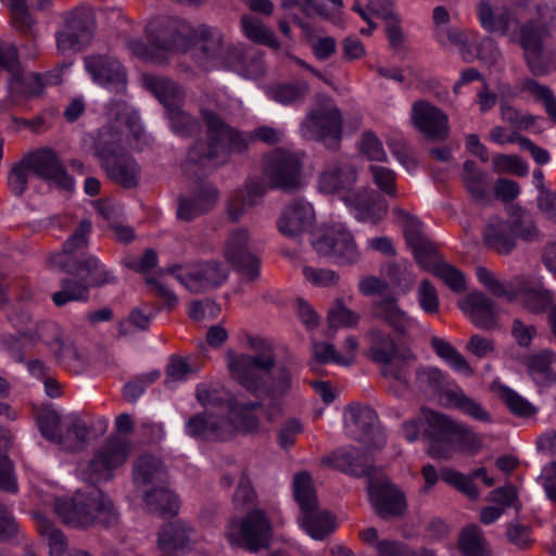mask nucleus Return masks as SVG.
Returning a JSON list of instances; mask_svg holds the SVG:
<instances>
[{
  "label": "nucleus",
  "instance_id": "f257e3e1",
  "mask_svg": "<svg viewBox=\"0 0 556 556\" xmlns=\"http://www.w3.org/2000/svg\"><path fill=\"white\" fill-rule=\"evenodd\" d=\"M249 343L251 353L229 355L228 368L233 380L255 400L229 399L228 409L237 417L242 432L254 433L260 427V418L253 414L254 410L263 408L268 421L283 414L285 400L294 386V372L290 365L277 366L275 346L270 341L253 338Z\"/></svg>",
  "mask_w": 556,
  "mask_h": 556
},
{
  "label": "nucleus",
  "instance_id": "f03ea898",
  "mask_svg": "<svg viewBox=\"0 0 556 556\" xmlns=\"http://www.w3.org/2000/svg\"><path fill=\"white\" fill-rule=\"evenodd\" d=\"M200 115L205 126V137H199L190 144L181 164L182 170L190 176L204 175L226 165L231 154L245 152L255 140L276 144L283 137L282 131L270 126L243 132L207 108H202Z\"/></svg>",
  "mask_w": 556,
  "mask_h": 556
},
{
  "label": "nucleus",
  "instance_id": "7ed1b4c3",
  "mask_svg": "<svg viewBox=\"0 0 556 556\" xmlns=\"http://www.w3.org/2000/svg\"><path fill=\"white\" fill-rule=\"evenodd\" d=\"M54 511L62 523L78 529H87L97 525L104 528L118 522V513L112 500L99 489L88 493L76 492L71 497H59L54 501Z\"/></svg>",
  "mask_w": 556,
  "mask_h": 556
},
{
  "label": "nucleus",
  "instance_id": "20e7f679",
  "mask_svg": "<svg viewBox=\"0 0 556 556\" xmlns=\"http://www.w3.org/2000/svg\"><path fill=\"white\" fill-rule=\"evenodd\" d=\"M476 275L490 293L497 298H506L509 302H517L528 312L543 313L553 304V293L541 281L521 280L516 288H510L483 266L476 269Z\"/></svg>",
  "mask_w": 556,
  "mask_h": 556
},
{
  "label": "nucleus",
  "instance_id": "39448f33",
  "mask_svg": "<svg viewBox=\"0 0 556 556\" xmlns=\"http://www.w3.org/2000/svg\"><path fill=\"white\" fill-rule=\"evenodd\" d=\"M131 450L132 444L129 440L111 435L90 460L79 466L80 479L92 485L112 480L114 470L126 463Z\"/></svg>",
  "mask_w": 556,
  "mask_h": 556
},
{
  "label": "nucleus",
  "instance_id": "423d86ee",
  "mask_svg": "<svg viewBox=\"0 0 556 556\" xmlns=\"http://www.w3.org/2000/svg\"><path fill=\"white\" fill-rule=\"evenodd\" d=\"M293 493L302 511V526L315 540H323L336 529V519L328 510H320L309 472L294 476Z\"/></svg>",
  "mask_w": 556,
  "mask_h": 556
},
{
  "label": "nucleus",
  "instance_id": "0eeeda50",
  "mask_svg": "<svg viewBox=\"0 0 556 556\" xmlns=\"http://www.w3.org/2000/svg\"><path fill=\"white\" fill-rule=\"evenodd\" d=\"M273 535L269 518L262 509H252L241 521L230 519L226 538L231 544L240 545L251 552L267 548Z\"/></svg>",
  "mask_w": 556,
  "mask_h": 556
},
{
  "label": "nucleus",
  "instance_id": "6e6552de",
  "mask_svg": "<svg viewBox=\"0 0 556 556\" xmlns=\"http://www.w3.org/2000/svg\"><path fill=\"white\" fill-rule=\"evenodd\" d=\"M180 265H173L162 269V273L173 275L192 293H202L218 288L229 275L227 266L217 260L197 263L186 273H180Z\"/></svg>",
  "mask_w": 556,
  "mask_h": 556
},
{
  "label": "nucleus",
  "instance_id": "1a4fd4ad",
  "mask_svg": "<svg viewBox=\"0 0 556 556\" xmlns=\"http://www.w3.org/2000/svg\"><path fill=\"white\" fill-rule=\"evenodd\" d=\"M302 161L290 151L277 149L264 157L263 174L270 188L291 191L300 186Z\"/></svg>",
  "mask_w": 556,
  "mask_h": 556
},
{
  "label": "nucleus",
  "instance_id": "9d476101",
  "mask_svg": "<svg viewBox=\"0 0 556 556\" xmlns=\"http://www.w3.org/2000/svg\"><path fill=\"white\" fill-rule=\"evenodd\" d=\"M549 36V29L545 23L530 20L520 24L513 34L515 40L523 51V59L529 71L535 76L547 73L543 63L544 42Z\"/></svg>",
  "mask_w": 556,
  "mask_h": 556
},
{
  "label": "nucleus",
  "instance_id": "9b49d317",
  "mask_svg": "<svg viewBox=\"0 0 556 556\" xmlns=\"http://www.w3.org/2000/svg\"><path fill=\"white\" fill-rule=\"evenodd\" d=\"M302 132L307 139L323 142L329 150H339L342 134L339 109L323 108L312 111L302 122Z\"/></svg>",
  "mask_w": 556,
  "mask_h": 556
},
{
  "label": "nucleus",
  "instance_id": "f8f14e48",
  "mask_svg": "<svg viewBox=\"0 0 556 556\" xmlns=\"http://www.w3.org/2000/svg\"><path fill=\"white\" fill-rule=\"evenodd\" d=\"M96 28L94 15L89 9H75L64 16V26L56 33V45L61 52L79 51L87 45Z\"/></svg>",
  "mask_w": 556,
  "mask_h": 556
},
{
  "label": "nucleus",
  "instance_id": "ddd939ff",
  "mask_svg": "<svg viewBox=\"0 0 556 556\" xmlns=\"http://www.w3.org/2000/svg\"><path fill=\"white\" fill-rule=\"evenodd\" d=\"M421 413L426 422L424 437L429 441L428 455L432 458H451L457 422L443 414L427 408H422Z\"/></svg>",
  "mask_w": 556,
  "mask_h": 556
},
{
  "label": "nucleus",
  "instance_id": "4468645a",
  "mask_svg": "<svg viewBox=\"0 0 556 556\" xmlns=\"http://www.w3.org/2000/svg\"><path fill=\"white\" fill-rule=\"evenodd\" d=\"M27 162L31 173L47 182L54 184L58 188L72 191L74 179L68 175L60 155L51 148H41L27 153Z\"/></svg>",
  "mask_w": 556,
  "mask_h": 556
},
{
  "label": "nucleus",
  "instance_id": "2eb2a0df",
  "mask_svg": "<svg viewBox=\"0 0 556 556\" xmlns=\"http://www.w3.org/2000/svg\"><path fill=\"white\" fill-rule=\"evenodd\" d=\"M369 501L382 519L397 518L405 514L407 503L404 493L389 480L367 481Z\"/></svg>",
  "mask_w": 556,
  "mask_h": 556
},
{
  "label": "nucleus",
  "instance_id": "dca6fc26",
  "mask_svg": "<svg viewBox=\"0 0 556 556\" xmlns=\"http://www.w3.org/2000/svg\"><path fill=\"white\" fill-rule=\"evenodd\" d=\"M313 247L318 254L333 256L340 264H353L359 258L353 236L343 227L329 229Z\"/></svg>",
  "mask_w": 556,
  "mask_h": 556
},
{
  "label": "nucleus",
  "instance_id": "f3484780",
  "mask_svg": "<svg viewBox=\"0 0 556 556\" xmlns=\"http://www.w3.org/2000/svg\"><path fill=\"white\" fill-rule=\"evenodd\" d=\"M247 229L232 231L225 245V257L238 273L253 281L260 276V260L249 251Z\"/></svg>",
  "mask_w": 556,
  "mask_h": 556
},
{
  "label": "nucleus",
  "instance_id": "a211bd4d",
  "mask_svg": "<svg viewBox=\"0 0 556 556\" xmlns=\"http://www.w3.org/2000/svg\"><path fill=\"white\" fill-rule=\"evenodd\" d=\"M151 43L154 48L167 52H186L191 49V34L185 24L172 20L162 18L157 26L150 25Z\"/></svg>",
  "mask_w": 556,
  "mask_h": 556
},
{
  "label": "nucleus",
  "instance_id": "6ab92c4d",
  "mask_svg": "<svg viewBox=\"0 0 556 556\" xmlns=\"http://www.w3.org/2000/svg\"><path fill=\"white\" fill-rule=\"evenodd\" d=\"M349 421L354 427L355 440L363 442L368 447L380 448L386 444V439L378 427V415L369 406L351 404L346 407Z\"/></svg>",
  "mask_w": 556,
  "mask_h": 556
},
{
  "label": "nucleus",
  "instance_id": "aec40b11",
  "mask_svg": "<svg viewBox=\"0 0 556 556\" xmlns=\"http://www.w3.org/2000/svg\"><path fill=\"white\" fill-rule=\"evenodd\" d=\"M85 66L97 84L118 93L125 91L126 71L118 60L108 55H90L85 59Z\"/></svg>",
  "mask_w": 556,
  "mask_h": 556
},
{
  "label": "nucleus",
  "instance_id": "412c9836",
  "mask_svg": "<svg viewBox=\"0 0 556 556\" xmlns=\"http://www.w3.org/2000/svg\"><path fill=\"white\" fill-rule=\"evenodd\" d=\"M358 178L357 168L351 162L336 160L325 165L318 176V189L326 194L350 192Z\"/></svg>",
  "mask_w": 556,
  "mask_h": 556
},
{
  "label": "nucleus",
  "instance_id": "4be33fe9",
  "mask_svg": "<svg viewBox=\"0 0 556 556\" xmlns=\"http://www.w3.org/2000/svg\"><path fill=\"white\" fill-rule=\"evenodd\" d=\"M412 121L420 132L432 140H444L448 136L447 115L426 101H417L413 104Z\"/></svg>",
  "mask_w": 556,
  "mask_h": 556
},
{
  "label": "nucleus",
  "instance_id": "5701e85b",
  "mask_svg": "<svg viewBox=\"0 0 556 556\" xmlns=\"http://www.w3.org/2000/svg\"><path fill=\"white\" fill-rule=\"evenodd\" d=\"M64 257L59 256L56 258V262L61 265V270L70 276L86 277L91 288H100L116 282L113 273L94 255H84L78 263L62 261L65 260Z\"/></svg>",
  "mask_w": 556,
  "mask_h": 556
},
{
  "label": "nucleus",
  "instance_id": "b1692460",
  "mask_svg": "<svg viewBox=\"0 0 556 556\" xmlns=\"http://www.w3.org/2000/svg\"><path fill=\"white\" fill-rule=\"evenodd\" d=\"M370 313L375 319L383 321L400 337L408 336L415 326L414 318L400 307L399 300L394 295L375 300L371 303Z\"/></svg>",
  "mask_w": 556,
  "mask_h": 556
},
{
  "label": "nucleus",
  "instance_id": "393cba45",
  "mask_svg": "<svg viewBox=\"0 0 556 556\" xmlns=\"http://www.w3.org/2000/svg\"><path fill=\"white\" fill-rule=\"evenodd\" d=\"M219 192L214 185L201 182L191 195L179 197L177 217L185 222H191L212 211L217 204Z\"/></svg>",
  "mask_w": 556,
  "mask_h": 556
},
{
  "label": "nucleus",
  "instance_id": "a878e982",
  "mask_svg": "<svg viewBox=\"0 0 556 556\" xmlns=\"http://www.w3.org/2000/svg\"><path fill=\"white\" fill-rule=\"evenodd\" d=\"M315 220L314 208L307 201L295 199L281 212L278 230L288 238H295L308 230Z\"/></svg>",
  "mask_w": 556,
  "mask_h": 556
},
{
  "label": "nucleus",
  "instance_id": "bb28decb",
  "mask_svg": "<svg viewBox=\"0 0 556 556\" xmlns=\"http://www.w3.org/2000/svg\"><path fill=\"white\" fill-rule=\"evenodd\" d=\"M186 432L191 438L199 440L226 441L231 438L233 426L225 418L200 413L188 419Z\"/></svg>",
  "mask_w": 556,
  "mask_h": 556
},
{
  "label": "nucleus",
  "instance_id": "cd10ccee",
  "mask_svg": "<svg viewBox=\"0 0 556 556\" xmlns=\"http://www.w3.org/2000/svg\"><path fill=\"white\" fill-rule=\"evenodd\" d=\"M393 213L401 219L406 243L416 262L427 264L428 256L434 251V243L422 232L421 222L400 207H394Z\"/></svg>",
  "mask_w": 556,
  "mask_h": 556
},
{
  "label": "nucleus",
  "instance_id": "c85d7f7f",
  "mask_svg": "<svg viewBox=\"0 0 556 556\" xmlns=\"http://www.w3.org/2000/svg\"><path fill=\"white\" fill-rule=\"evenodd\" d=\"M345 203L354 211L359 222L378 224L388 212V204L372 189L358 190L353 198H344Z\"/></svg>",
  "mask_w": 556,
  "mask_h": 556
},
{
  "label": "nucleus",
  "instance_id": "c756f323",
  "mask_svg": "<svg viewBox=\"0 0 556 556\" xmlns=\"http://www.w3.org/2000/svg\"><path fill=\"white\" fill-rule=\"evenodd\" d=\"M518 362L538 386H551L556 382V354L551 350L519 356Z\"/></svg>",
  "mask_w": 556,
  "mask_h": 556
},
{
  "label": "nucleus",
  "instance_id": "7c9ffc66",
  "mask_svg": "<svg viewBox=\"0 0 556 556\" xmlns=\"http://www.w3.org/2000/svg\"><path fill=\"white\" fill-rule=\"evenodd\" d=\"M108 178L124 189L139 185L141 168L127 151L100 165Z\"/></svg>",
  "mask_w": 556,
  "mask_h": 556
},
{
  "label": "nucleus",
  "instance_id": "2f4dec72",
  "mask_svg": "<svg viewBox=\"0 0 556 556\" xmlns=\"http://www.w3.org/2000/svg\"><path fill=\"white\" fill-rule=\"evenodd\" d=\"M123 135L116 124H106L99 128L93 137L92 153L99 164L108 162L115 156L126 152L122 146Z\"/></svg>",
  "mask_w": 556,
  "mask_h": 556
},
{
  "label": "nucleus",
  "instance_id": "473e14b6",
  "mask_svg": "<svg viewBox=\"0 0 556 556\" xmlns=\"http://www.w3.org/2000/svg\"><path fill=\"white\" fill-rule=\"evenodd\" d=\"M494 302L482 292L469 293L460 303L459 308L466 313L475 326L482 329L495 327Z\"/></svg>",
  "mask_w": 556,
  "mask_h": 556
},
{
  "label": "nucleus",
  "instance_id": "72a5a7b5",
  "mask_svg": "<svg viewBox=\"0 0 556 556\" xmlns=\"http://www.w3.org/2000/svg\"><path fill=\"white\" fill-rule=\"evenodd\" d=\"M365 341L368 345L366 356L375 364H388L399 353L394 338L378 327H372L365 333Z\"/></svg>",
  "mask_w": 556,
  "mask_h": 556
},
{
  "label": "nucleus",
  "instance_id": "f704fd0d",
  "mask_svg": "<svg viewBox=\"0 0 556 556\" xmlns=\"http://www.w3.org/2000/svg\"><path fill=\"white\" fill-rule=\"evenodd\" d=\"M191 48L199 50L204 60L220 59L224 52L223 34L215 27L199 25L192 29Z\"/></svg>",
  "mask_w": 556,
  "mask_h": 556
},
{
  "label": "nucleus",
  "instance_id": "c9c22d12",
  "mask_svg": "<svg viewBox=\"0 0 556 556\" xmlns=\"http://www.w3.org/2000/svg\"><path fill=\"white\" fill-rule=\"evenodd\" d=\"M417 263L442 280L451 291L462 293L466 290V278L464 273L455 266L439 260L435 244L434 251L428 256L427 264H422L421 262Z\"/></svg>",
  "mask_w": 556,
  "mask_h": 556
},
{
  "label": "nucleus",
  "instance_id": "e433bc0d",
  "mask_svg": "<svg viewBox=\"0 0 556 556\" xmlns=\"http://www.w3.org/2000/svg\"><path fill=\"white\" fill-rule=\"evenodd\" d=\"M132 478L134 482L139 485L165 484L168 480V473L160 458L152 455H142L132 465Z\"/></svg>",
  "mask_w": 556,
  "mask_h": 556
},
{
  "label": "nucleus",
  "instance_id": "4c0bfd02",
  "mask_svg": "<svg viewBox=\"0 0 556 556\" xmlns=\"http://www.w3.org/2000/svg\"><path fill=\"white\" fill-rule=\"evenodd\" d=\"M462 182L471 200L477 204L488 202L490 195V182L488 174L479 168L475 161L467 160L463 165Z\"/></svg>",
  "mask_w": 556,
  "mask_h": 556
},
{
  "label": "nucleus",
  "instance_id": "58836bf2",
  "mask_svg": "<svg viewBox=\"0 0 556 556\" xmlns=\"http://www.w3.org/2000/svg\"><path fill=\"white\" fill-rule=\"evenodd\" d=\"M334 466L350 476L356 478L366 477L368 481L374 479V459L368 454H361L355 448L337 454L334 456Z\"/></svg>",
  "mask_w": 556,
  "mask_h": 556
},
{
  "label": "nucleus",
  "instance_id": "ea45409f",
  "mask_svg": "<svg viewBox=\"0 0 556 556\" xmlns=\"http://www.w3.org/2000/svg\"><path fill=\"white\" fill-rule=\"evenodd\" d=\"M483 243L490 250L501 255L510 254L516 245L514 236L508 222L498 220L490 223L483 232Z\"/></svg>",
  "mask_w": 556,
  "mask_h": 556
},
{
  "label": "nucleus",
  "instance_id": "a19ab883",
  "mask_svg": "<svg viewBox=\"0 0 556 556\" xmlns=\"http://www.w3.org/2000/svg\"><path fill=\"white\" fill-rule=\"evenodd\" d=\"M415 387L426 395H442L453 392L448 389V377L439 368L432 366H419L416 369Z\"/></svg>",
  "mask_w": 556,
  "mask_h": 556
},
{
  "label": "nucleus",
  "instance_id": "79ce46f5",
  "mask_svg": "<svg viewBox=\"0 0 556 556\" xmlns=\"http://www.w3.org/2000/svg\"><path fill=\"white\" fill-rule=\"evenodd\" d=\"M92 224L88 219H84L79 223L78 227L71 235V237L63 243L62 252H59L49 258V263L52 267L61 270V265L56 262L59 256H66L64 261H72L78 263L83 257H78L76 254L86 249L88 245V236L91 232Z\"/></svg>",
  "mask_w": 556,
  "mask_h": 556
},
{
  "label": "nucleus",
  "instance_id": "37998d69",
  "mask_svg": "<svg viewBox=\"0 0 556 556\" xmlns=\"http://www.w3.org/2000/svg\"><path fill=\"white\" fill-rule=\"evenodd\" d=\"M146 86L164 105L166 112L177 105H182L185 102L184 90L169 78L148 77Z\"/></svg>",
  "mask_w": 556,
  "mask_h": 556
},
{
  "label": "nucleus",
  "instance_id": "c03bdc74",
  "mask_svg": "<svg viewBox=\"0 0 556 556\" xmlns=\"http://www.w3.org/2000/svg\"><path fill=\"white\" fill-rule=\"evenodd\" d=\"M477 14L484 30L507 35L511 18L507 8L494 9L488 1H481L477 7Z\"/></svg>",
  "mask_w": 556,
  "mask_h": 556
},
{
  "label": "nucleus",
  "instance_id": "a18cd8bd",
  "mask_svg": "<svg viewBox=\"0 0 556 556\" xmlns=\"http://www.w3.org/2000/svg\"><path fill=\"white\" fill-rule=\"evenodd\" d=\"M61 290L52 294V301L56 306H63L68 302L89 300V289L91 288L86 277H66L60 282Z\"/></svg>",
  "mask_w": 556,
  "mask_h": 556
},
{
  "label": "nucleus",
  "instance_id": "49530a36",
  "mask_svg": "<svg viewBox=\"0 0 556 556\" xmlns=\"http://www.w3.org/2000/svg\"><path fill=\"white\" fill-rule=\"evenodd\" d=\"M457 544L463 556H491L489 544L477 525L463 528Z\"/></svg>",
  "mask_w": 556,
  "mask_h": 556
},
{
  "label": "nucleus",
  "instance_id": "de8ad7c7",
  "mask_svg": "<svg viewBox=\"0 0 556 556\" xmlns=\"http://www.w3.org/2000/svg\"><path fill=\"white\" fill-rule=\"evenodd\" d=\"M144 502L150 513L161 516L177 514L179 504L176 495L167 488L161 486L147 491Z\"/></svg>",
  "mask_w": 556,
  "mask_h": 556
},
{
  "label": "nucleus",
  "instance_id": "09e8293b",
  "mask_svg": "<svg viewBox=\"0 0 556 556\" xmlns=\"http://www.w3.org/2000/svg\"><path fill=\"white\" fill-rule=\"evenodd\" d=\"M312 357L307 363L309 369L315 374H321V366L328 363L348 366L351 361L343 357L332 343L312 341Z\"/></svg>",
  "mask_w": 556,
  "mask_h": 556
},
{
  "label": "nucleus",
  "instance_id": "8fccbe9b",
  "mask_svg": "<svg viewBox=\"0 0 556 556\" xmlns=\"http://www.w3.org/2000/svg\"><path fill=\"white\" fill-rule=\"evenodd\" d=\"M514 236L523 241L532 242L540 238V230L534 218L527 211L518 206L510 207V216L507 220Z\"/></svg>",
  "mask_w": 556,
  "mask_h": 556
},
{
  "label": "nucleus",
  "instance_id": "3c124183",
  "mask_svg": "<svg viewBox=\"0 0 556 556\" xmlns=\"http://www.w3.org/2000/svg\"><path fill=\"white\" fill-rule=\"evenodd\" d=\"M309 92V85L305 80H295L287 84H278L268 89V96L283 105L302 102Z\"/></svg>",
  "mask_w": 556,
  "mask_h": 556
},
{
  "label": "nucleus",
  "instance_id": "603ef678",
  "mask_svg": "<svg viewBox=\"0 0 556 556\" xmlns=\"http://www.w3.org/2000/svg\"><path fill=\"white\" fill-rule=\"evenodd\" d=\"M37 530L47 541L51 556H63L67 548V538L53 521L42 515H37Z\"/></svg>",
  "mask_w": 556,
  "mask_h": 556
},
{
  "label": "nucleus",
  "instance_id": "864d4df0",
  "mask_svg": "<svg viewBox=\"0 0 556 556\" xmlns=\"http://www.w3.org/2000/svg\"><path fill=\"white\" fill-rule=\"evenodd\" d=\"M170 129L180 137H192L201 131V123L199 119L177 105L166 112Z\"/></svg>",
  "mask_w": 556,
  "mask_h": 556
},
{
  "label": "nucleus",
  "instance_id": "5fc2aeb1",
  "mask_svg": "<svg viewBox=\"0 0 556 556\" xmlns=\"http://www.w3.org/2000/svg\"><path fill=\"white\" fill-rule=\"evenodd\" d=\"M430 346L439 357L444 359L454 370L471 375L472 369L466 358L446 340L432 337Z\"/></svg>",
  "mask_w": 556,
  "mask_h": 556
},
{
  "label": "nucleus",
  "instance_id": "6e6d98bb",
  "mask_svg": "<svg viewBox=\"0 0 556 556\" xmlns=\"http://www.w3.org/2000/svg\"><path fill=\"white\" fill-rule=\"evenodd\" d=\"M241 25L245 36L252 41L273 49H279V42L274 31L268 29L260 18L252 15H243L241 17Z\"/></svg>",
  "mask_w": 556,
  "mask_h": 556
},
{
  "label": "nucleus",
  "instance_id": "4d7b16f0",
  "mask_svg": "<svg viewBox=\"0 0 556 556\" xmlns=\"http://www.w3.org/2000/svg\"><path fill=\"white\" fill-rule=\"evenodd\" d=\"M189 540V529L177 520L163 528L157 541L161 548L170 552L185 547Z\"/></svg>",
  "mask_w": 556,
  "mask_h": 556
},
{
  "label": "nucleus",
  "instance_id": "13d9d810",
  "mask_svg": "<svg viewBox=\"0 0 556 556\" xmlns=\"http://www.w3.org/2000/svg\"><path fill=\"white\" fill-rule=\"evenodd\" d=\"M37 426L43 438L48 441L63 444V435L60 434L61 416L51 407H43L36 417Z\"/></svg>",
  "mask_w": 556,
  "mask_h": 556
},
{
  "label": "nucleus",
  "instance_id": "bf43d9fd",
  "mask_svg": "<svg viewBox=\"0 0 556 556\" xmlns=\"http://www.w3.org/2000/svg\"><path fill=\"white\" fill-rule=\"evenodd\" d=\"M415 362V355L412 352L396 353L394 361L382 364L381 374L386 378H392L403 384L409 387L408 376L409 367Z\"/></svg>",
  "mask_w": 556,
  "mask_h": 556
},
{
  "label": "nucleus",
  "instance_id": "052dcab7",
  "mask_svg": "<svg viewBox=\"0 0 556 556\" xmlns=\"http://www.w3.org/2000/svg\"><path fill=\"white\" fill-rule=\"evenodd\" d=\"M448 400L456 408L471 418L482 422L492 421L490 413L486 412L480 403L467 396L462 390L450 392Z\"/></svg>",
  "mask_w": 556,
  "mask_h": 556
},
{
  "label": "nucleus",
  "instance_id": "680f3d73",
  "mask_svg": "<svg viewBox=\"0 0 556 556\" xmlns=\"http://www.w3.org/2000/svg\"><path fill=\"white\" fill-rule=\"evenodd\" d=\"M359 320L361 315L348 308L342 299H336L328 309L327 321L330 328H354L358 325Z\"/></svg>",
  "mask_w": 556,
  "mask_h": 556
},
{
  "label": "nucleus",
  "instance_id": "e2e57ef3",
  "mask_svg": "<svg viewBox=\"0 0 556 556\" xmlns=\"http://www.w3.org/2000/svg\"><path fill=\"white\" fill-rule=\"evenodd\" d=\"M30 172L31 168L25 155L12 164L8 173L7 185L13 195L20 198L26 192Z\"/></svg>",
  "mask_w": 556,
  "mask_h": 556
},
{
  "label": "nucleus",
  "instance_id": "0e129e2a",
  "mask_svg": "<svg viewBox=\"0 0 556 556\" xmlns=\"http://www.w3.org/2000/svg\"><path fill=\"white\" fill-rule=\"evenodd\" d=\"M498 395L509 412L518 417L527 418L536 413V408L529 401L506 386L498 388Z\"/></svg>",
  "mask_w": 556,
  "mask_h": 556
},
{
  "label": "nucleus",
  "instance_id": "69168bd1",
  "mask_svg": "<svg viewBox=\"0 0 556 556\" xmlns=\"http://www.w3.org/2000/svg\"><path fill=\"white\" fill-rule=\"evenodd\" d=\"M220 59L227 67L242 74L248 71V62L260 67V60L241 46H228Z\"/></svg>",
  "mask_w": 556,
  "mask_h": 556
},
{
  "label": "nucleus",
  "instance_id": "338daca9",
  "mask_svg": "<svg viewBox=\"0 0 556 556\" xmlns=\"http://www.w3.org/2000/svg\"><path fill=\"white\" fill-rule=\"evenodd\" d=\"M482 447V439L470 427L463 424L456 426L453 437V454L456 451L476 454Z\"/></svg>",
  "mask_w": 556,
  "mask_h": 556
},
{
  "label": "nucleus",
  "instance_id": "774afa93",
  "mask_svg": "<svg viewBox=\"0 0 556 556\" xmlns=\"http://www.w3.org/2000/svg\"><path fill=\"white\" fill-rule=\"evenodd\" d=\"M368 170L377 188L390 198L397 197L396 174L389 167L370 165Z\"/></svg>",
  "mask_w": 556,
  "mask_h": 556
}]
</instances>
